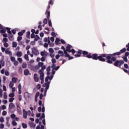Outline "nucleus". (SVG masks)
Wrapping results in <instances>:
<instances>
[{"mask_svg": "<svg viewBox=\"0 0 129 129\" xmlns=\"http://www.w3.org/2000/svg\"><path fill=\"white\" fill-rule=\"evenodd\" d=\"M4 99H8V95H7V92H5L4 93Z\"/></svg>", "mask_w": 129, "mask_h": 129, "instance_id": "58836bf2", "label": "nucleus"}, {"mask_svg": "<svg viewBox=\"0 0 129 129\" xmlns=\"http://www.w3.org/2000/svg\"><path fill=\"white\" fill-rule=\"evenodd\" d=\"M2 114L4 116H5V115H7V111H3Z\"/></svg>", "mask_w": 129, "mask_h": 129, "instance_id": "774afa93", "label": "nucleus"}, {"mask_svg": "<svg viewBox=\"0 0 129 129\" xmlns=\"http://www.w3.org/2000/svg\"><path fill=\"white\" fill-rule=\"evenodd\" d=\"M9 39H8V38L5 37L3 38V43H7V42H8Z\"/></svg>", "mask_w": 129, "mask_h": 129, "instance_id": "473e14b6", "label": "nucleus"}, {"mask_svg": "<svg viewBox=\"0 0 129 129\" xmlns=\"http://www.w3.org/2000/svg\"><path fill=\"white\" fill-rule=\"evenodd\" d=\"M17 60L20 62V63H23V59L22 58H18Z\"/></svg>", "mask_w": 129, "mask_h": 129, "instance_id": "6e6d98bb", "label": "nucleus"}, {"mask_svg": "<svg viewBox=\"0 0 129 129\" xmlns=\"http://www.w3.org/2000/svg\"><path fill=\"white\" fill-rule=\"evenodd\" d=\"M9 87L10 88H13V87H14V83H13V82L11 81L10 82Z\"/></svg>", "mask_w": 129, "mask_h": 129, "instance_id": "f704fd0d", "label": "nucleus"}, {"mask_svg": "<svg viewBox=\"0 0 129 129\" xmlns=\"http://www.w3.org/2000/svg\"><path fill=\"white\" fill-rule=\"evenodd\" d=\"M40 39V37H39V36L36 35L35 36V38L34 39L35 41H38V40H39Z\"/></svg>", "mask_w": 129, "mask_h": 129, "instance_id": "5fc2aeb1", "label": "nucleus"}, {"mask_svg": "<svg viewBox=\"0 0 129 129\" xmlns=\"http://www.w3.org/2000/svg\"><path fill=\"white\" fill-rule=\"evenodd\" d=\"M16 116V115L15 114H12L11 115V118H15Z\"/></svg>", "mask_w": 129, "mask_h": 129, "instance_id": "13d9d810", "label": "nucleus"}, {"mask_svg": "<svg viewBox=\"0 0 129 129\" xmlns=\"http://www.w3.org/2000/svg\"><path fill=\"white\" fill-rule=\"evenodd\" d=\"M92 56V58L93 60H97L98 59V55H97V54H93Z\"/></svg>", "mask_w": 129, "mask_h": 129, "instance_id": "4be33fe9", "label": "nucleus"}, {"mask_svg": "<svg viewBox=\"0 0 129 129\" xmlns=\"http://www.w3.org/2000/svg\"><path fill=\"white\" fill-rule=\"evenodd\" d=\"M5 53L6 54L9 55L10 57H12V56H13V53H12V51L9 50L8 49H6L5 50Z\"/></svg>", "mask_w": 129, "mask_h": 129, "instance_id": "a211bd4d", "label": "nucleus"}, {"mask_svg": "<svg viewBox=\"0 0 129 129\" xmlns=\"http://www.w3.org/2000/svg\"><path fill=\"white\" fill-rule=\"evenodd\" d=\"M6 30H7V32L8 33V34H12V31H11V28L7 27L6 28Z\"/></svg>", "mask_w": 129, "mask_h": 129, "instance_id": "7c9ffc66", "label": "nucleus"}, {"mask_svg": "<svg viewBox=\"0 0 129 129\" xmlns=\"http://www.w3.org/2000/svg\"><path fill=\"white\" fill-rule=\"evenodd\" d=\"M11 82L13 83H17L18 82V79L16 78H13Z\"/></svg>", "mask_w": 129, "mask_h": 129, "instance_id": "393cba45", "label": "nucleus"}, {"mask_svg": "<svg viewBox=\"0 0 129 129\" xmlns=\"http://www.w3.org/2000/svg\"><path fill=\"white\" fill-rule=\"evenodd\" d=\"M5 127V125L4 123H2L0 124V128H4Z\"/></svg>", "mask_w": 129, "mask_h": 129, "instance_id": "69168bd1", "label": "nucleus"}, {"mask_svg": "<svg viewBox=\"0 0 129 129\" xmlns=\"http://www.w3.org/2000/svg\"><path fill=\"white\" fill-rule=\"evenodd\" d=\"M18 72H19V73H20V74H21V73L23 72V70H22L21 67H20L19 68Z\"/></svg>", "mask_w": 129, "mask_h": 129, "instance_id": "09e8293b", "label": "nucleus"}, {"mask_svg": "<svg viewBox=\"0 0 129 129\" xmlns=\"http://www.w3.org/2000/svg\"><path fill=\"white\" fill-rule=\"evenodd\" d=\"M22 39H23V37H22L21 36H19L17 38V40L18 41V42H20V41H21V40H22Z\"/></svg>", "mask_w": 129, "mask_h": 129, "instance_id": "338daca9", "label": "nucleus"}, {"mask_svg": "<svg viewBox=\"0 0 129 129\" xmlns=\"http://www.w3.org/2000/svg\"><path fill=\"white\" fill-rule=\"evenodd\" d=\"M48 23V20L47 19V18H45L44 19V21H43V24L44 25H47V23Z\"/></svg>", "mask_w": 129, "mask_h": 129, "instance_id": "37998d69", "label": "nucleus"}, {"mask_svg": "<svg viewBox=\"0 0 129 129\" xmlns=\"http://www.w3.org/2000/svg\"><path fill=\"white\" fill-rule=\"evenodd\" d=\"M5 74L6 76H10V72H9L7 70L5 71Z\"/></svg>", "mask_w": 129, "mask_h": 129, "instance_id": "79ce46f5", "label": "nucleus"}, {"mask_svg": "<svg viewBox=\"0 0 129 129\" xmlns=\"http://www.w3.org/2000/svg\"><path fill=\"white\" fill-rule=\"evenodd\" d=\"M4 121H5V120L4 119V117H1L0 122H4Z\"/></svg>", "mask_w": 129, "mask_h": 129, "instance_id": "052dcab7", "label": "nucleus"}, {"mask_svg": "<svg viewBox=\"0 0 129 129\" xmlns=\"http://www.w3.org/2000/svg\"><path fill=\"white\" fill-rule=\"evenodd\" d=\"M82 53L83 54V51H82V50H79L77 52V54H75V56L76 57H80L81 54H82Z\"/></svg>", "mask_w": 129, "mask_h": 129, "instance_id": "dca6fc26", "label": "nucleus"}, {"mask_svg": "<svg viewBox=\"0 0 129 129\" xmlns=\"http://www.w3.org/2000/svg\"><path fill=\"white\" fill-rule=\"evenodd\" d=\"M24 96L25 98H30L31 97V94L29 92H25L24 93Z\"/></svg>", "mask_w": 129, "mask_h": 129, "instance_id": "412c9836", "label": "nucleus"}, {"mask_svg": "<svg viewBox=\"0 0 129 129\" xmlns=\"http://www.w3.org/2000/svg\"><path fill=\"white\" fill-rule=\"evenodd\" d=\"M40 55L42 57H47L48 56V52L44 50L40 52Z\"/></svg>", "mask_w": 129, "mask_h": 129, "instance_id": "2eb2a0df", "label": "nucleus"}, {"mask_svg": "<svg viewBox=\"0 0 129 129\" xmlns=\"http://www.w3.org/2000/svg\"><path fill=\"white\" fill-rule=\"evenodd\" d=\"M23 118H27V117H28V111H26L25 109L23 110Z\"/></svg>", "mask_w": 129, "mask_h": 129, "instance_id": "4468645a", "label": "nucleus"}, {"mask_svg": "<svg viewBox=\"0 0 129 129\" xmlns=\"http://www.w3.org/2000/svg\"><path fill=\"white\" fill-rule=\"evenodd\" d=\"M106 58L107 59V63H108L109 64H112L113 62L112 61H111V56H110V55L111 54H106Z\"/></svg>", "mask_w": 129, "mask_h": 129, "instance_id": "9d476101", "label": "nucleus"}, {"mask_svg": "<svg viewBox=\"0 0 129 129\" xmlns=\"http://www.w3.org/2000/svg\"><path fill=\"white\" fill-rule=\"evenodd\" d=\"M32 51L33 54L34 55H39V51H38V49H36L35 48H32Z\"/></svg>", "mask_w": 129, "mask_h": 129, "instance_id": "ddd939ff", "label": "nucleus"}, {"mask_svg": "<svg viewBox=\"0 0 129 129\" xmlns=\"http://www.w3.org/2000/svg\"><path fill=\"white\" fill-rule=\"evenodd\" d=\"M12 124L14 126H16V125H17L18 123H17V122H16V121H12Z\"/></svg>", "mask_w": 129, "mask_h": 129, "instance_id": "c9c22d12", "label": "nucleus"}, {"mask_svg": "<svg viewBox=\"0 0 129 129\" xmlns=\"http://www.w3.org/2000/svg\"><path fill=\"white\" fill-rule=\"evenodd\" d=\"M103 57H106V54H101V55L98 56V59L99 60V61H101L102 62H105V59H104Z\"/></svg>", "mask_w": 129, "mask_h": 129, "instance_id": "6e6552de", "label": "nucleus"}, {"mask_svg": "<svg viewBox=\"0 0 129 129\" xmlns=\"http://www.w3.org/2000/svg\"><path fill=\"white\" fill-rule=\"evenodd\" d=\"M3 43H4V47H5L6 48H8V47H9V43L7 42H3Z\"/></svg>", "mask_w": 129, "mask_h": 129, "instance_id": "a18cd8bd", "label": "nucleus"}, {"mask_svg": "<svg viewBox=\"0 0 129 129\" xmlns=\"http://www.w3.org/2000/svg\"><path fill=\"white\" fill-rule=\"evenodd\" d=\"M11 60L12 61V62H14L15 61H16V58L14 56H11Z\"/></svg>", "mask_w": 129, "mask_h": 129, "instance_id": "a19ab883", "label": "nucleus"}, {"mask_svg": "<svg viewBox=\"0 0 129 129\" xmlns=\"http://www.w3.org/2000/svg\"><path fill=\"white\" fill-rule=\"evenodd\" d=\"M9 96L11 98L15 97V93H11L9 94Z\"/></svg>", "mask_w": 129, "mask_h": 129, "instance_id": "72a5a7b5", "label": "nucleus"}, {"mask_svg": "<svg viewBox=\"0 0 129 129\" xmlns=\"http://www.w3.org/2000/svg\"><path fill=\"white\" fill-rule=\"evenodd\" d=\"M124 61H125V62H127L128 60H127V56H124V57H122Z\"/></svg>", "mask_w": 129, "mask_h": 129, "instance_id": "603ef678", "label": "nucleus"}, {"mask_svg": "<svg viewBox=\"0 0 129 129\" xmlns=\"http://www.w3.org/2000/svg\"><path fill=\"white\" fill-rule=\"evenodd\" d=\"M53 76H51L50 77H49V76H48L47 77H46L45 78V83H44L42 86L43 87H45V89L44 90V96H46V94L47 93V90H48V89H49V86L50 85V83L51 82V81H49V80H52V79H53Z\"/></svg>", "mask_w": 129, "mask_h": 129, "instance_id": "f257e3e1", "label": "nucleus"}, {"mask_svg": "<svg viewBox=\"0 0 129 129\" xmlns=\"http://www.w3.org/2000/svg\"><path fill=\"white\" fill-rule=\"evenodd\" d=\"M126 51V48H123V49H121L120 51L113 53V55H114V56L120 55L121 53H124V52H125Z\"/></svg>", "mask_w": 129, "mask_h": 129, "instance_id": "0eeeda50", "label": "nucleus"}, {"mask_svg": "<svg viewBox=\"0 0 129 129\" xmlns=\"http://www.w3.org/2000/svg\"><path fill=\"white\" fill-rule=\"evenodd\" d=\"M16 107V106H15V104L13 103H11L9 104V108H8V110L9 111V112H13L12 111V110L13 109V108H15V107Z\"/></svg>", "mask_w": 129, "mask_h": 129, "instance_id": "1a4fd4ad", "label": "nucleus"}, {"mask_svg": "<svg viewBox=\"0 0 129 129\" xmlns=\"http://www.w3.org/2000/svg\"><path fill=\"white\" fill-rule=\"evenodd\" d=\"M22 68H27V64L23 63L22 64Z\"/></svg>", "mask_w": 129, "mask_h": 129, "instance_id": "680f3d73", "label": "nucleus"}, {"mask_svg": "<svg viewBox=\"0 0 129 129\" xmlns=\"http://www.w3.org/2000/svg\"><path fill=\"white\" fill-rule=\"evenodd\" d=\"M5 66V60L4 59L0 60V69H2V67H4Z\"/></svg>", "mask_w": 129, "mask_h": 129, "instance_id": "aec40b11", "label": "nucleus"}, {"mask_svg": "<svg viewBox=\"0 0 129 129\" xmlns=\"http://www.w3.org/2000/svg\"><path fill=\"white\" fill-rule=\"evenodd\" d=\"M41 61L42 62H45L46 61V57L45 56H42L41 58Z\"/></svg>", "mask_w": 129, "mask_h": 129, "instance_id": "ea45409f", "label": "nucleus"}, {"mask_svg": "<svg viewBox=\"0 0 129 129\" xmlns=\"http://www.w3.org/2000/svg\"><path fill=\"white\" fill-rule=\"evenodd\" d=\"M24 58L27 60V61H29V55H28V54H25Z\"/></svg>", "mask_w": 129, "mask_h": 129, "instance_id": "49530a36", "label": "nucleus"}, {"mask_svg": "<svg viewBox=\"0 0 129 129\" xmlns=\"http://www.w3.org/2000/svg\"><path fill=\"white\" fill-rule=\"evenodd\" d=\"M15 100V98H11L9 99V102H13Z\"/></svg>", "mask_w": 129, "mask_h": 129, "instance_id": "4d7b16f0", "label": "nucleus"}, {"mask_svg": "<svg viewBox=\"0 0 129 129\" xmlns=\"http://www.w3.org/2000/svg\"><path fill=\"white\" fill-rule=\"evenodd\" d=\"M39 74H40L39 78H40V80H41V84H43V83H44V73H43V71H40Z\"/></svg>", "mask_w": 129, "mask_h": 129, "instance_id": "423d86ee", "label": "nucleus"}, {"mask_svg": "<svg viewBox=\"0 0 129 129\" xmlns=\"http://www.w3.org/2000/svg\"><path fill=\"white\" fill-rule=\"evenodd\" d=\"M48 50L50 53H54V50L52 48H49Z\"/></svg>", "mask_w": 129, "mask_h": 129, "instance_id": "bf43d9fd", "label": "nucleus"}, {"mask_svg": "<svg viewBox=\"0 0 129 129\" xmlns=\"http://www.w3.org/2000/svg\"><path fill=\"white\" fill-rule=\"evenodd\" d=\"M18 99H19V101H22V95H19L18 96Z\"/></svg>", "mask_w": 129, "mask_h": 129, "instance_id": "0e129e2a", "label": "nucleus"}, {"mask_svg": "<svg viewBox=\"0 0 129 129\" xmlns=\"http://www.w3.org/2000/svg\"><path fill=\"white\" fill-rule=\"evenodd\" d=\"M9 39L10 41H14V35H13L12 34H10Z\"/></svg>", "mask_w": 129, "mask_h": 129, "instance_id": "a878e982", "label": "nucleus"}, {"mask_svg": "<svg viewBox=\"0 0 129 129\" xmlns=\"http://www.w3.org/2000/svg\"><path fill=\"white\" fill-rule=\"evenodd\" d=\"M83 55H85V57L87 58H92V55L91 53L88 54V52L84 51H83Z\"/></svg>", "mask_w": 129, "mask_h": 129, "instance_id": "9b49d317", "label": "nucleus"}, {"mask_svg": "<svg viewBox=\"0 0 129 129\" xmlns=\"http://www.w3.org/2000/svg\"><path fill=\"white\" fill-rule=\"evenodd\" d=\"M18 46V43L16 42H13L12 43V47L13 48H16Z\"/></svg>", "mask_w": 129, "mask_h": 129, "instance_id": "c85d7f7f", "label": "nucleus"}, {"mask_svg": "<svg viewBox=\"0 0 129 129\" xmlns=\"http://www.w3.org/2000/svg\"><path fill=\"white\" fill-rule=\"evenodd\" d=\"M51 62L52 63V64H53L52 66V68H54L55 67V63H56V62H57V61L56 60V59L55 58H52L51 59Z\"/></svg>", "mask_w": 129, "mask_h": 129, "instance_id": "5701e85b", "label": "nucleus"}, {"mask_svg": "<svg viewBox=\"0 0 129 129\" xmlns=\"http://www.w3.org/2000/svg\"><path fill=\"white\" fill-rule=\"evenodd\" d=\"M61 49L63 50L64 54H65L64 57L69 58V57H70V55H69L67 51H66V50H65V47L64 46H61Z\"/></svg>", "mask_w": 129, "mask_h": 129, "instance_id": "f8f14e48", "label": "nucleus"}, {"mask_svg": "<svg viewBox=\"0 0 129 129\" xmlns=\"http://www.w3.org/2000/svg\"><path fill=\"white\" fill-rule=\"evenodd\" d=\"M23 128H27L28 127V125L25 123H22Z\"/></svg>", "mask_w": 129, "mask_h": 129, "instance_id": "c756f323", "label": "nucleus"}, {"mask_svg": "<svg viewBox=\"0 0 129 129\" xmlns=\"http://www.w3.org/2000/svg\"><path fill=\"white\" fill-rule=\"evenodd\" d=\"M30 35H31L30 31L27 32V38H28V39H30Z\"/></svg>", "mask_w": 129, "mask_h": 129, "instance_id": "3c124183", "label": "nucleus"}, {"mask_svg": "<svg viewBox=\"0 0 129 129\" xmlns=\"http://www.w3.org/2000/svg\"><path fill=\"white\" fill-rule=\"evenodd\" d=\"M50 9V5H48V7L47 8V10H46V14L47 13V18L48 20V25L50 27H52V22H51V20H49V19H50V11H49V9Z\"/></svg>", "mask_w": 129, "mask_h": 129, "instance_id": "20e7f679", "label": "nucleus"}, {"mask_svg": "<svg viewBox=\"0 0 129 129\" xmlns=\"http://www.w3.org/2000/svg\"><path fill=\"white\" fill-rule=\"evenodd\" d=\"M25 32H26V30H25L21 31V32H20L18 33V35L19 36H23V35H24V33H25Z\"/></svg>", "mask_w": 129, "mask_h": 129, "instance_id": "bb28decb", "label": "nucleus"}, {"mask_svg": "<svg viewBox=\"0 0 129 129\" xmlns=\"http://www.w3.org/2000/svg\"><path fill=\"white\" fill-rule=\"evenodd\" d=\"M14 64L15 66H18V65H19V61L17 60H15L14 62Z\"/></svg>", "mask_w": 129, "mask_h": 129, "instance_id": "c03bdc74", "label": "nucleus"}, {"mask_svg": "<svg viewBox=\"0 0 129 129\" xmlns=\"http://www.w3.org/2000/svg\"><path fill=\"white\" fill-rule=\"evenodd\" d=\"M58 42H60V39H59V38H56V39H55V41L56 45H58Z\"/></svg>", "mask_w": 129, "mask_h": 129, "instance_id": "de8ad7c7", "label": "nucleus"}, {"mask_svg": "<svg viewBox=\"0 0 129 129\" xmlns=\"http://www.w3.org/2000/svg\"><path fill=\"white\" fill-rule=\"evenodd\" d=\"M24 75L26 76H28V75H31V74L30 73V71L28 69H26L24 71Z\"/></svg>", "mask_w": 129, "mask_h": 129, "instance_id": "6ab92c4d", "label": "nucleus"}, {"mask_svg": "<svg viewBox=\"0 0 129 129\" xmlns=\"http://www.w3.org/2000/svg\"><path fill=\"white\" fill-rule=\"evenodd\" d=\"M30 127H35L36 126V124L34 123L33 122H31L30 124Z\"/></svg>", "mask_w": 129, "mask_h": 129, "instance_id": "4c0bfd02", "label": "nucleus"}, {"mask_svg": "<svg viewBox=\"0 0 129 129\" xmlns=\"http://www.w3.org/2000/svg\"><path fill=\"white\" fill-rule=\"evenodd\" d=\"M66 52H69L70 53H72L73 55H74L75 53H76V51L74 50V49H72V46L70 44H68L66 47Z\"/></svg>", "mask_w": 129, "mask_h": 129, "instance_id": "7ed1b4c3", "label": "nucleus"}, {"mask_svg": "<svg viewBox=\"0 0 129 129\" xmlns=\"http://www.w3.org/2000/svg\"><path fill=\"white\" fill-rule=\"evenodd\" d=\"M40 67L41 68V69L38 72L39 74L40 71H43V73H44V70L46 69V66L44 65V62H39L38 64L35 67V68L36 70H38V69H40Z\"/></svg>", "mask_w": 129, "mask_h": 129, "instance_id": "f03ea898", "label": "nucleus"}, {"mask_svg": "<svg viewBox=\"0 0 129 129\" xmlns=\"http://www.w3.org/2000/svg\"><path fill=\"white\" fill-rule=\"evenodd\" d=\"M17 57H22L23 53L21 51H19L16 53Z\"/></svg>", "mask_w": 129, "mask_h": 129, "instance_id": "cd10ccee", "label": "nucleus"}, {"mask_svg": "<svg viewBox=\"0 0 129 129\" xmlns=\"http://www.w3.org/2000/svg\"><path fill=\"white\" fill-rule=\"evenodd\" d=\"M34 79L35 82H38L39 81V77H38V74H35L34 75Z\"/></svg>", "mask_w": 129, "mask_h": 129, "instance_id": "f3484780", "label": "nucleus"}, {"mask_svg": "<svg viewBox=\"0 0 129 129\" xmlns=\"http://www.w3.org/2000/svg\"><path fill=\"white\" fill-rule=\"evenodd\" d=\"M44 41L45 42V43H47L48 45H49L50 47H53V46H54L53 43H51V41H50V37H48L44 38Z\"/></svg>", "mask_w": 129, "mask_h": 129, "instance_id": "39448f33", "label": "nucleus"}, {"mask_svg": "<svg viewBox=\"0 0 129 129\" xmlns=\"http://www.w3.org/2000/svg\"><path fill=\"white\" fill-rule=\"evenodd\" d=\"M6 32H7V30H6L5 28L1 29V33H2V34H5V33H6Z\"/></svg>", "mask_w": 129, "mask_h": 129, "instance_id": "2f4dec72", "label": "nucleus"}, {"mask_svg": "<svg viewBox=\"0 0 129 129\" xmlns=\"http://www.w3.org/2000/svg\"><path fill=\"white\" fill-rule=\"evenodd\" d=\"M3 104H7V103H8V101L7 100H4L2 101Z\"/></svg>", "mask_w": 129, "mask_h": 129, "instance_id": "e2e57ef3", "label": "nucleus"}, {"mask_svg": "<svg viewBox=\"0 0 129 129\" xmlns=\"http://www.w3.org/2000/svg\"><path fill=\"white\" fill-rule=\"evenodd\" d=\"M17 108V111L19 113H21L22 112V110H21V107H19Z\"/></svg>", "mask_w": 129, "mask_h": 129, "instance_id": "8fccbe9b", "label": "nucleus"}, {"mask_svg": "<svg viewBox=\"0 0 129 129\" xmlns=\"http://www.w3.org/2000/svg\"><path fill=\"white\" fill-rule=\"evenodd\" d=\"M111 61H113V62H115L116 61V58L114 57H111Z\"/></svg>", "mask_w": 129, "mask_h": 129, "instance_id": "864d4df0", "label": "nucleus"}, {"mask_svg": "<svg viewBox=\"0 0 129 129\" xmlns=\"http://www.w3.org/2000/svg\"><path fill=\"white\" fill-rule=\"evenodd\" d=\"M119 62L120 63L119 67H120L123 64H124V61L122 60H119Z\"/></svg>", "mask_w": 129, "mask_h": 129, "instance_id": "e433bc0d", "label": "nucleus"}, {"mask_svg": "<svg viewBox=\"0 0 129 129\" xmlns=\"http://www.w3.org/2000/svg\"><path fill=\"white\" fill-rule=\"evenodd\" d=\"M114 65L116 67H118V66L119 67V65H120L119 60H116L114 63Z\"/></svg>", "mask_w": 129, "mask_h": 129, "instance_id": "b1692460", "label": "nucleus"}]
</instances>
